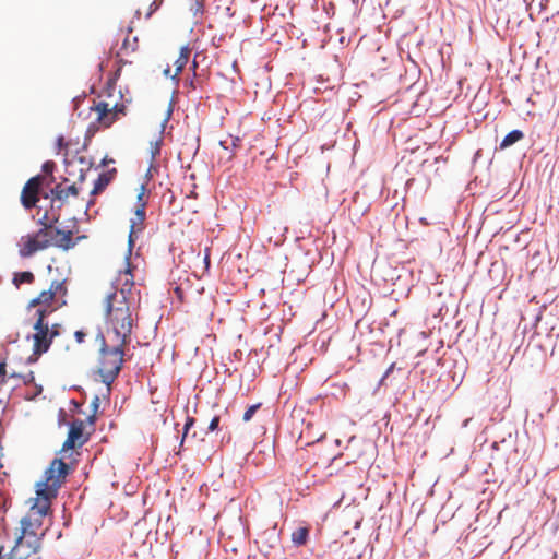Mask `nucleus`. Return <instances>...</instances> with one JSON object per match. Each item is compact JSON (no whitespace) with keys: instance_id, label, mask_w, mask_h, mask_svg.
I'll return each mask as SVG.
<instances>
[{"instance_id":"nucleus-1","label":"nucleus","mask_w":559,"mask_h":559,"mask_svg":"<svg viewBox=\"0 0 559 559\" xmlns=\"http://www.w3.org/2000/svg\"><path fill=\"white\" fill-rule=\"evenodd\" d=\"M124 283L119 290L108 294L104 300L106 334L110 343L128 345L132 329L138 320V312L131 307L128 294L133 286L130 269L124 271Z\"/></svg>"},{"instance_id":"nucleus-2","label":"nucleus","mask_w":559,"mask_h":559,"mask_svg":"<svg viewBox=\"0 0 559 559\" xmlns=\"http://www.w3.org/2000/svg\"><path fill=\"white\" fill-rule=\"evenodd\" d=\"M33 500L29 511L21 520L22 534L12 550L17 559H27L39 551L45 533L38 534V530L44 524V518L51 511V502L47 498L36 496Z\"/></svg>"},{"instance_id":"nucleus-3","label":"nucleus","mask_w":559,"mask_h":559,"mask_svg":"<svg viewBox=\"0 0 559 559\" xmlns=\"http://www.w3.org/2000/svg\"><path fill=\"white\" fill-rule=\"evenodd\" d=\"M97 341L100 344L97 373L105 384L110 385L122 368L124 347L127 345L110 343L102 332L98 333Z\"/></svg>"},{"instance_id":"nucleus-4","label":"nucleus","mask_w":559,"mask_h":559,"mask_svg":"<svg viewBox=\"0 0 559 559\" xmlns=\"http://www.w3.org/2000/svg\"><path fill=\"white\" fill-rule=\"evenodd\" d=\"M60 215H55L51 219L48 213L39 219L41 228L36 233L21 237L19 242V254L22 258H29L38 251L45 250L52 246L53 225L58 223Z\"/></svg>"},{"instance_id":"nucleus-5","label":"nucleus","mask_w":559,"mask_h":559,"mask_svg":"<svg viewBox=\"0 0 559 559\" xmlns=\"http://www.w3.org/2000/svg\"><path fill=\"white\" fill-rule=\"evenodd\" d=\"M69 472L70 466L63 459L52 460L49 467L45 471L44 480L36 485V496L47 498L48 501L52 502V500L57 498L58 490L66 481Z\"/></svg>"},{"instance_id":"nucleus-6","label":"nucleus","mask_w":559,"mask_h":559,"mask_svg":"<svg viewBox=\"0 0 559 559\" xmlns=\"http://www.w3.org/2000/svg\"><path fill=\"white\" fill-rule=\"evenodd\" d=\"M36 312L38 318L34 324L33 352L34 355L40 356L49 349L52 340L60 334V324H52L49 328L48 323L45 322L47 310L37 309Z\"/></svg>"},{"instance_id":"nucleus-7","label":"nucleus","mask_w":559,"mask_h":559,"mask_svg":"<svg viewBox=\"0 0 559 559\" xmlns=\"http://www.w3.org/2000/svg\"><path fill=\"white\" fill-rule=\"evenodd\" d=\"M91 110L95 114V122L91 124L90 130L92 128L108 129L127 115V106L123 103L110 104L99 100L91 107Z\"/></svg>"},{"instance_id":"nucleus-8","label":"nucleus","mask_w":559,"mask_h":559,"mask_svg":"<svg viewBox=\"0 0 559 559\" xmlns=\"http://www.w3.org/2000/svg\"><path fill=\"white\" fill-rule=\"evenodd\" d=\"M68 293L66 281H53L47 290H43L36 298L29 301L28 307L46 309L47 314L56 309L55 304L62 306L66 304L63 299Z\"/></svg>"},{"instance_id":"nucleus-9","label":"nucleus","mask_w":559,"mask_h":559,"mask_svg":"<svg viewBox=\"0 0 559 559\" xmlns=\"http://www.w3.org/2000/svg\"><path fill=\"white\" fill-rule=\"evenodd\" d=\"M91 437V432L86 431L85 421L74 419L70 424L68 437L62 444L61 452L67 453L69 450L83 447Z\"/></svg>"},{"instance_id":"nucleus-10","label":"nucleus","mask_w":559,"mask_h":559,"mask_svg":"<svg viewBox=\"0 0 559 559\" xmlns=\"http://www.w3.org/2000/svg\"><path fill=\"white\" fill-rule=\"evenodd\" d=\"M145 187H140V192L138 193V205L134 211L133 217L130 219V231H129V247L130 249L133 247L135 239L139 237L144 230V222L146 218L145 207L146 202L144 201Z\"/></svg>"},{"instance_id":"nucleus-11","label":"nucleus","mask_w":559,"mask_h":559,"mask_svg":"<svg viewBox=\"0 0 559 559\" xmlns=\"http://www.w3.org/2000/svg\"><path fill=\"white\" fill-rule=\"evenodd\" d=\"M43 183V177L37 175L27 180L21 192V202L25 209H32L36 205L39 198V190Z\"/></svg>"},{"instance_id":"nucleus-12","label":"nucleus","mask_w":559,"mask_h":559,"mask_svg":"<svg viewBox=\"0 0 559 559\" xmlns=\"http://www.w3.org/2000/svg\"><path fill=\"white\" fill-rule=\"evenodd\" d=\"M72 236L73 233L71 230H62L53 227L52 246L61 248L62 250H69L76 245Z\"/></svg>"},{"instance_id":"nucleus-13","label":"nucleus","mask_w":559,"mask_h":559,"mask_svg":"<svg viewBox=\"0 0 559 559\" xmlns=\"http://www.w3.org/2000/svg\"><path fill=\"white\" fill-rule=\"evenodd\" d=\"M116 173H117L116 168H112L108 171L102 173L98 176V178L96 179L94 187L91 191V194L97 195V194L102 193L108 187V185L114 180Z\"/></svg>"},{"instance_id":"nucleus-14","label":"nucleus","mask_w":559,"mask_h":559,"mask_svg":"<svg viewBox=\"0 0 559 559\" xmlns=\"http://www.w3.org/2000/svg\"><path fill=\"white\" fill-rule=\"evenodd\" d=\"M50 193L53 200H58L63 203L69 197H78L79 189L74 183L67 188L62 187L61 183H58L51 189Z\"/></svg>"},{"instance_id":"nucleus-15","label":"nucleus","mask_w":559,"mask_h":559,"mask_svg":"<svg viewBox=\"0 0 559 559\" xmlns=\"http://www.w3.org/2000/svg\"><path fill=\"white\" fill-rule=\"evenodd\" d=\"M191 49L185 46L180 49L179 57L175 61L176 71L174 74L170 73V68L165 69L164 74L171 79H175L186 67L189 61Z\"/></svg>"},{"instance_id":"nucleus-16","label":"nucleus","mask_w":559,"mask_h":559,"mask_svg":"<svg viewBox=\"0 0 559 559\" xmlns=\"http://www.w3.org/2000/svg\"><path fill=\"white\" fill-rule=\"evenodd\" d=\"M524 138V133L521 130H513L509 132L501 141L499 148L506 150L514 143L521 141Z\"/></svg>"},{"instance_id":"nucleus-17","label":"nucleus","mask_w":559,"mask_h":559,"mask_svg":"<svg viewBox=\"0 0 559 559\" xmlns=\"http://www.w3.org/2000/svg\"><path fill=\"white\" fill-rule=\"evenodd\" d=\"M34 281L35 275L29 271H25L14 273L12 283L16 288H19L22 284H33Z\"/></svg>"},{"instance_id":"nucleus-18","label":"nucleus","mask_w":559,"mask_h":559,"mask_svg":"<svg viewBox=\"0 0 559 559\" xmlns=\"http://www.w3.org/2000/svg\"><path fill=\"white\" fill-rule=\"evenodd\" d=\"M309 537V528L306 526L298 527L292 533V542L296 546H302L307 543Z\"/></svg>"},{"instance_id":"nucleus-19","label":"nucleus","mask_w":559,"mask_h":559,"mask_svg":"<svg viewBox=\"0 0 559 559\" xmlns=\"http://www.w3.org/2000/svg\"><path fill=\"white\" fill-rule=\"evenodd\" d=\"M138 48H139V39L136 36H134L132 38L127 36L123 39L121 50L124 51L126 53L135 52L138 50Z\"/></svg>"},{"instance_id":"nucleus-20","label":"nucleus","mask_w":559,"mask_h":559,"mask_svg":"<svg viewBox=\"0 0 559 559\" xmlns=\"http://www.w3.org/2000/svg\"><path fill=\"white\" fill-rule=\"evenodd\" d=\"M240 142L241 140L238 138V136H231V135H228V138L226 140H222L219 142V144L225 148V150H229L231 148V151H235L236 148L240 147Z\"/></svg>"},{"instance_id":"nucleus-21","label":"nucleus","mask_w":559,"mask_h":559,"mask_svg":"<svg viewBox=\"0 0 559 559\" xmlns=\"http://www.w3.org/2000/svg\"><path fill=\"white\" fill-rule=\"evenodd\" d=\"M261 404L258 403V404H254V405H251L245 413H243V421H249L253 415L255 414V412L260 408Z\"/></svg>"},{"instance_id":"nucleus-22","label":"nucleus","mask_w":559,"mask_h":559,"mask_svg":"<svg viewBox=\"0 0 559 559\" xmlns=\"http://www.w3.org/2000/svg\"><path fill=\"white\" fill-rule=\"evenodd\" d=\"M194 421L195 420L193 417H190V416L187 417L185 427H183V433H182V439H181L180 445L183 444V441L187 438L190 428L194 425Z\"/></svg>"},{"instance_id":"nucleus-23","label":"nucleus","mask_w":559,"mask_h":559,"mask_svg":"<svg viewBox=\"0 0 559 559\" xmlns=\"http://www.w3.org/2000/svg\"><path fill=\"white\" fill-rule=\"evenodd\" d=\"M56 168V164L55 162L52 160H47L43 164V171L46 174V175H52L53 170Z\"/></svg>"},{"instance_id":"nucleus-24","label":"nucleus","mask_w":559,"mask_h":559,"mask_svg":"<svg viewBox=\"0 0 559 559\" xmlns=\"http://www.w3.org/2000/svg\"><path fill=\"white\" fill-rule=\"evenodd\" d=\"M218 424H219V416H214V417L211 419L210 424H209L207 430H209V431H214V430H216V429H217V427H218Z\"/></svg>"},{"instance_id":"nucleus-25","label":"nucleus","mask_w":559,"mask_h":559,"mask_svg":"<svg viewBox=\"0 0 559 559\" xmlns=\"http://www.w3.org/2000/svg\"><path fill=\"white\" fill-rule=\"evenodd\" d=\"M21 378L23 379V382L25 384L32 383L35 380L33 371H29L26 374L21 376Z\"/></svg>"},{"instance_id":"nucleus-26","label":"nucleus","mask_w":559,"mask_h":559,"mask_svg":"<svg viewBox=\"0 0 559 559\" xmlns=\"http://www.w3.org/2000/svg\"><path fill=\"white\" fill-rule=\"evenodd\" d=\"M85 336H86V334L83 331H76L74 333V337H75L78 343L84 342Z\"/></svg>"},{"instance_id":"nucleus-27","label":"nucleus","mask_w":559,"mask_h":559,"mask_svg":"<svg viewBox=\"0 0 559 559\" xmlns=\"http://www.w3.org/2000/svg\"><path fill=\"white\" fill-rule=\"evenodd\" d=\"M120 71H121V67H119V68L116 70V72H115V74H114V78H111V79L109 80L110 84H115L116 80H117V79H118V76L120 75Z\"/></svg>"},{"instance_id":"nucleus-28","label":"nucleus","mask_w":559,"mask_h":559,"mask_svg":"<svg viewBox=\"0 0 559 559\" xmlns=\"http://www.w3.org/2000/svg\"><path fill=\"white\" fill-rule=\"evenodd\" d=\"M158 154H159V145H158V143H155L154 147L152 148V157L155 158V156Z\"/></svg>"},{"instance_id":"nucleus-29","label":"nucleus","mask_w":559,"mask_h":559,"mask_svg":"<svg viewBox=\"0 0 559 559\" xmlns=\"http://www.w3.org/2000/svg\"><path fill=\"white\" fill-rule=\"evenodd\" d=\"M5 367H7V364L4 361H1L0 362V377H4L5 376Z\"/></svg>"},{"instance_id":"nucleus-30","label":"nucleus","mask_w":559,"mask_h":559,"mask_svg":"<svg viewBox=\"0 0 559 559\" xmlns=\"http://www.w3.org/2000/svg\"><path fill=\"white\" fill-rule=\"evenodd\" d=\"M88 419H90L91 425H93L94 424V416H91Z\"/></svg>"},{"instance_id":"nucleus-31","label":"nucleus","mask_w":559,"mask_h":559,"mask_svg":"<svg viewBox=\"0 0 559 559\" xmlns=\"http://www.w3.org/2000/svg\"><path fill=\"white\" fill-rule=\"evenodd\" d=\"M195 68H197V61L194 60L193 61V69H195Z\"/></svg>"}]
</instances>
